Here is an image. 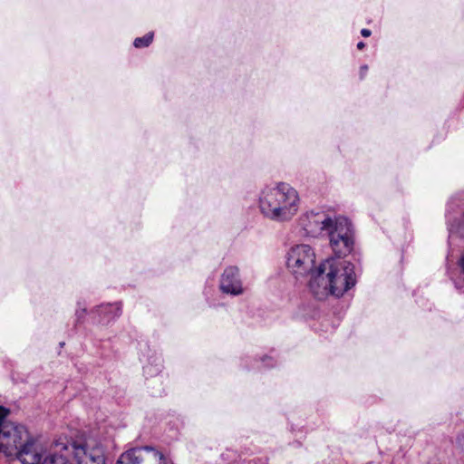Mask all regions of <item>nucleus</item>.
<instances>
[{
    "instance_id": "f257e3e1",
    "label": "nucleus",
    "mask_w": 464,
    "mask_h": 464,
    "mask_svg": "<svg viewBox=\"0 0 464 464\" xmlns=\"http://www.w3.org/2000/svg\"><path fill=\"white\" fill-rule=\"evenodd\" d=\"M357 282L354 265L344 259H326L315 269L309 289L318 300L328 295L341 297Z\"/></svg>"
},
{
    "instance_id": "f03ea898",
    "label": "nucleus",
    "mask_w": 464,
    "mask_h": 464,
    "mask_svg": "<svg viewBox=\"0 0 464 464\" xmlns=\"http://www.w3.org/2000/svg\"><path fill=\"white\" fill-rule=\"evenodd\" d=\"M13 433L4 442L3 451L15 457L22 464H72L63 454L47 453L44 446L21 424L11 428Z\"/></svg>"
},
{
    "instance_id": "7ed1b4c3",
    "label": "nucleus",
    "mask_w": 464,
    "mask_h": 464,
    "mask_svg": "<svg viewBox=\"0 0 464 464\" xmlns=\"http://www.w3.org/2000/svg\"><path fill=\"white\" fill-rule=\"evenodd\" d=\"M258 204L265 218L275 222H286L298 211L299 195L288 183L279 182L261 190Z\"/></svg>"
},
{
    "instance_id": "20e7f679",
    "label": "nucleus",
    "mask_w": 464,
    "mask_h": 464,
    "mask_svg": "<svg viewBox=\"0 0 464 464\" xmlns=\"http://www.w3.org/2000/svg\"><path fill=\"white\" fill-rule=\"evenodd\" d=\"M325 236L329 237L330 246L338 258L348 256L354 248L353 225L343 216L334 215Z\"/></svg>"
},
{
    "instance_id": "39448f33",
    "label": "nucleus",
    "mask_w": 464,
    "mask_h": 464,
    "mask_svg": "<svg viewBox=\"0 0 464 464\" xmlns=\"http://www.w3.org/2000/svg\"><path fill=\"white\" fill-rule=\"evenodd\" d=\"M285 258L287 268L296 278L308 274H311V277L313 276L315 271L314 269L315 254L309 245L299 244L291 246L285 255Z\"/></svg>"
},
{
    "instance_id": "423d86ee",
    "label": "nucleus",
    "mask_w": 464,
    "mask_h": 464,
    "mask_svg": "<svg viewBox=\"0 0 464 464\" xmlns=\"http://www.w3.org/2000/svg\"><path fill=\"white\" fill-rule=\"evenodd\" d=\"M55 448L63 450L72 449L74 459L78 464H105V457L101 447L87 448L74 441L70 444L57 441Z\"/></svg>"
},
{
    "instance_id": "0eeeda50",
    "label": "nucleus",
    "mask_w": 464,
    "mask_h": 464,
    "mask_svg": "<svg viewBox=\"0 0 464 464\" xmlns=\"http://www.w3.org/2000/svg\"><path fill=\"white\" fill-rule=\"evenodd\" d=\"M334 215H330L324 211H310L303 215L300 218V225L309 237H318L325 236Z\"/></svg>"
},
{
    "instance_id": "6e6552de",
    "label": "nucleus",
    "mask_w": 464,
    "mask_h": 464,
    "mask_svg": "<svg viewBox=\"0 0 464 464\" xmlns=\"http://www.w3.org/2000/svg\"><path fill=\"white\" fill-rule=\"evenodd\" d=\"M218 289L222 294L234 297L246 293V287L238 266L225 267L218 280Z\"/></svg>"
},
{
    "instance_id": "1a4fd4ad",
    "label": "nucleus",
    "mask_w": 464,
    "mask_h": 464,
    "mask_svg": "<svg viewBox=\"0 0 464 464\" xmlns=\"http://www.w3.org/2000/svg\"><path fill=\"white\" fill-rule=\"evenodd\" d=\"M138 345L140 360L143 362L144 375L147 378L158 376L163 368L161 356L151 350L146 342H140Z\"/></svg>"
},
{
    "instance_id": "9d476101",
    "label": "nucleus",
    "mask_w": 464,
    "mask_h": 464,
    "mask_svg": "<svg viewBox=\"0 0 464 464\" xmlns=\"http://www.w3.org/2000/svg\"><path fill=\"white\" fill-rule=\"evenodd\" d=\"M141 451L151 452L154 458L161 459L163 454L151 446L132 448L123 452L118 459L116 464H140L143 460Z\"/></svg>"
},
{
    "instance_id": "9b49d317",
    "label": "nucleus",
    "mask_w": 464,
    "mask_h": 464,
    "mask_svg": "<svg viewBox=\"0 0 464 464\" xmlns=\"http://www.w3.org/2000/svg\"><path fill=\"white\" fill-rule=\"evenodd\" d=\"M121 312V303L101 304L92 311V313L99 317L97 322L103 325L109 324L111 322L119 318Z\"/></svg>"
},
{
    "instance_id": "f8f14e48",
    "label": "nucleus",
    "mask_w": 464,
    "mask_h": 464,
    "mask_svg": "<svg viewBox=\"0 0 464 464\" xmlns=\"http://www.w3.org/2000/svg\"><path fill=\"white\" fill-rule=\"evenodd\" d=\"M17 425L13 422H0V449L2 450L4 449V442H6L13 433L11 428H16Z\"/></svg>"
},
{
    "instance_id": "ddd939ff",
    "label": "nucleus",
    "mask_w": 464,
    "mask_h": 464,
    "mask_svg": "<svg viewBox=\"0 0 464 464\" xmlns=\"http://www.w3.org/2000/svg\"><path fill=\"white\" fill-rule=\"evenodd\" d=\"M154 34L153 32H150L143 35L142 37H137L134 42L133 45L136 48H144L148 47L153 41Z\"/></svg>"
},
{
    "instance_id": "4468645a",
    "label": "nucleus",
    "mask_w": 464,
    "mask_h": 464,
    "mask_svg": "<svg viewBox=\"0 0 464 464\" xmlns=\"http://www.w3.org/2000/svg\"><path fill=\"white\" fill-rule=\"evenodd\" d=\"M85 314H86V306H85V304L82 305V303L78 302L77 303V308L75 310L76 324L82 323L84 320V318H85Z\"/></svg>"
},
{
    "instance_id": "2eb2a0df",
    "label": "nucleus",
    "mask_w": 464,
    "mask_h": 464,
    "mask_svg": "<svg viewBox=\"0 0 464 464\" xmlns=\"http://www.w3.org/2000/svg\"><path fill=\"white\" fill-rule=\"evenodd\" d=\"M261 362L265 365V367L271 368L274 367L276 363V360L271 356H263L260 358Z\"/></svg>"
},
{
    "instance_id": "dca6fc26",
    "label": "nucleus",
    "mask_w": 464,
    "mask_h": 464,
    "mask_svg": "<svg viewBox=\"0 0 464 464\" xmlns=\"http://www.w3.org/2000/svg\"><path fill=\"white\" fill-rule=\"evenodd\" d=\"M9 411L3 407V406H0V422H8L7 420H5V417L7 416Z\"/></svg>"
},
{
    "instance_id": "f3484780",
    "label": "nucleus",
    "mask_w": 464,
    "mask_h": 464,
    "mask_svg": "<svg viewBox=\"0 0 464 464\" xmlns=\"http://www.w3.org/2000/svg\"><path fill=\"white\" fill-rule=\"evenodd\" d=\"M367 71H368V66H367V65H365V64H364V65H362V66L360 67V74H361V78H363V77H364V75L366 74Z\"/></svg>"
},
{
    "instance_id": "a211bd4d",
    "label": "nucleus",
    "mask_w": 464,
    "mask_h": 464,
    "mask_svg": "<svg viewBox=\"0 0 464 464\" xmlns=\"http://www.w3.org/2000/svg\"><path fill=\"white\" fill-rule=\"evenodd\" d=\"M361 34L363 37H369L372 34V32L369 29L363 28V29L361 30Z\"/></svg>"
},
{
    "instance_id": "6ab92c4d",
    "label": "nucleus",
    "mask_w": 464,
    "mask_h": 464,
    "mask_svg": "<svg viewBox=\"0 0 464 464\" xmlns=\"http://www.w3.org/2000/svg\"><path fill=\"white\" fill-rule=\"evenodd\" d=\"M459 266L461 272H464V253L461 255V256L459 260Z\"/></svg>"
},
{
    "instance_id": "aec40b11",
    "label": "nucleus",
    "mask_w": 464,
    "mask_h": 464,
    "mask_svg": "<svg viewBox=\"0 0 464 464\" xmlns=\"http://www.w3.org/2000/svg\"><path fill=\"white\" fill-rule=\"evenodd\" d=\"M159 464H172L169 460H168L164 456L162 457L161 459H160V463Z\"/></svg>"
},
{
    "instance_id": "412c9836",
    "label": "nucleus",
    "mask_w": 464,
    "mask_h": 464,
    "mask_svg": "<svg viewBox=\"0 0 464 464\" xmlns=\"http://www.w3.org/2000/svg\"><path fill=\"white\" fill-rule=\"evenodd\" d=\"M364 46H365V44H364L363 42H359V43L357 44V48H358L359 50L363 49V48H364Z\"/></svg>"
}]
</instances>
